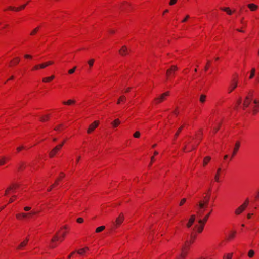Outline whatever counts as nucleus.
<instances>
[{"instance_id": "obj_43", "label": "nucleus", "mask_w": 259, "mask_h": 259, "mask_svg": "<svg viewBox=\"0 0 259 259\" xmlns=\"http://www.w3.org/2000/svg\"><path fill=\"white\" fill-rule=\"evenodd\" d=\"M140 133L138 131H137L136 132L134 135H133V136L135 137V138H139L140 137Z\"/></svg>"}, {"instance_id": "obj_45", "label": "nucleus", "mask_w": 259, "mask_h": 259, "mask_svg": "<svg viewBox=\"0 0 259 259\" xmlns=\"http://www.w3.org/2000/svg\"><path fill=\"white\" fill-rule=\"evenodd\" d=\"M59 240V238H58V236L57 235V234H56V235H55L54 236V237L51 240V242H53L54 241H55V240Z\"/></svg>"}, {"instance_id": "obj_18", "label": "nucleus", "mask_w": 259, "mask_h": 259, "mask_svg": "<svg viewBox=\"0 0 259 259\" xmlns=\"http://www.w3.org/2000/svg\"><path fill=\"white\" fill-rule=\"evenodd\" d=\"M247 7L252 11L256 10L257 8V6L252 3L248 4Z\"/></svg>"}, {"instance_id": "obj_17", "label": "nucleus", "mask_w": 259, "mask_h": 259, "mask_svg": "<svg viewBox=\"0 0 259 259\" xmlns=\"http://www.w3.org/2000/svg\"><path fill=\"white\" fill-rule=\"evenodd\" d=\"M52 64H53V62L52 61H48L47 62L40 64V69L45 68L47 66H49L50 65H51Z\"/></svg>"}, {"instance_id": "obj_63", "label": "nucleus", "mask_w": 259, "mask_h": 259, "mask_svg": "<svg viewBox=\"0 0 259 259\" xmlns=\"http://www.w3.org/2000/svg\"><path fill=\"white\" fill-rule=\"evenodd\" d=\"M246 203V207L248 205V199H246L245 201L244 202V203L243 204H245Z\"/></svg>"}, {"instance_id": "obj_24", "label": "nucleus", "mask_w": 259, "mask_h": 259, "mask_svg": "<svg viewBox=\"0 0 259 259\" xmlns=\"http://www.w3.org/2000/svg\"><path fill=\"white\" fill-rule=\"evenodd\" d=\"M75 101L74 100H68L67 101H63V104L65 105H70L72 104L75 103Z\"/></svg>"}, {"instance_id": "obj_22", "label": "nucleus", "mask_w": 259, "mask_h": 259, "mask_svg": "<svg viewBox=\"0 0 259 259\" xmlns=\"http://www.w3.org/2000/svg\"><path fill=\"white\" fill-rule=\"evenodd\" d=\"M187 255V249L184 248H182V253L181 255V257L180 258H179L178 259H184L185 258V257Z\"/></svg>"}, {"instance_id": "obj_28", "label": "nucleus", "mask_w": 259, "mask_h": 259, "mask_svg": "<svg viewBox=\"0 0 259 259\" xmlns=\"http://www.w3.org/2000/svg\"><path fill=\"white\" fill-rule=\"evenodd\" d=\"M89 249L88 247H84L83 248H82L79 250L77 251V253L79 254H82L83 253L85 252L86 250H88Z\"/></svg>"}, {"instance_id": "obj_34", "label": "nucleus", "mask_w": 259, "mask_h": 259, "mask_svg": "<svg viewBox=\"0 0 259 259\" xmlns=\"http://www.w3.org/2000/svg\"><path fill=\"white\" fill-rule=\"evenodd\" d=\"M221 9L225 12H226L229 15H231L232 14L231 11L229 9V8H221Z\"/></svg>"}, {"instance_id": "obj_62", "label": "nucleus", "mask_w": 259, "mask_h": 259, "mask_svg": "<svg viewBox=\"0 0 259 259\" xmlns=\"http://www.w3.org/2000/svg\"><path fill=\"white\" fill-rule=\"evenodd\" d=\"M74 253H75V252H72V253H71V254H70L68 256V259H70V257H71V256H72L73 254H74Z\"/></svg>"}, {"instance_id": "obj_57", "label": "nucleus", "mask_w": 259, "mask_h": 259, "mask_svg": "<svg viewBox=\"0 0 259 259\" xmlns=\"http://www.w3.org/2000/svg\"><path fill=\"white\" fill-rule=\"evenodd\" d=\"M40 68V64L35 65L34 68L33 70H38Z\"/></svg>"}, {"instance_id": "obj_19", "label": "nucleus", "mask_w": 259, "mask_h": 259, "mask_svg": "<svg viewBox=\"0 0 259 259\" xmlns=\"http://www.w3.org/2000/svg\"><path fill=\"white\" fill-rule=\"evenodd\" d=\"M54 75H51L50 77H45L42 79V81L44 82H49L51 81L52 80H53L54 78Z\"/></svg>"}, {"instance_id": "obj_55", "label": "nucleus", "mask_w": 259, "mask_h": 259, "mask_svg": "<svg viewBox=\"0 0 259 259\" xmlns=\"http://www.w3.org/2000/svg\"><path fill=\"white\" fill-rule=\"evenodd\" d=\"M31 209V208L30 207H29V206H26L24 208V210L25 211H28L29 210H30Z\"/></svg>"}, {"instance_id": "obj_47", "label": "nucleus", "mask_w": 259, "mask_h": 259, "mask_svg": "<svg viewBox=\"0 0 259 259\" xmlns=\"http://www.w3.org/2000/svg\"><path fill=\"white\" fill-rule=\"evenodd\" d=\"M14 60V64H17L19 63L20 61V58L19 57L15 58Z\"/></svg>"}, {"instance_id": "obj_39", "label": "nucleus", "mask_w": 259, "mask_h": 259, "mask_svg": "<svg viewBox=\"0 0 259 259\" xmlns=\"http://www.w3.org/2000/svg\"><path fill=\"white\" fill-rule=\"evenodd\" d=\"M8 9L9 10H12V11H16V12H18L20 11V9H17V8L16 7H12V6H10Z\"/></svg>"}, {"instance_id": "obj_35", "label": "nucleus", "mask_w": 259, "mask_h": 259, "mask_svg": "<svg viewBox=\"0 0 259 259\" xmlns=\"http://www.w3.org/2000/svg\"><path fill=\"white\" fill-rule=\"evenodd\" d=\"M233 253H229L226 254V255H224L223 257V259H231L232 257Z\"/></svg>"}, {"instance_id": "obj_6", "label": "nucleus", "mask_w": 259, "mask_h": 259, "mask_svg": "<svg viewBox=\"0 0 259 259\" xmlns=\"http://www.w3.org/2000/svg\"><path fill=\"white\" fill-rule=\"evenodd\" d=\"M195 238H196V235L191 234V240L190 241L187 240L185 242V245L183 247L186 249H188L189 247V244L193 243L194 240L195 239Z\"/></svg>"}, {"instance_id": "obj_27", "label": "nucleus", "mask_w": 259, "mask_h": 259, "mask_svg": "<svg viewBox=\"0 0 259 259\" xmlns=\"http://www.w3.org/2000/svg\"><path fill=\"white\" fill-rule=\"evenodd\" d=\"M105 229V227L104 226H101L96 228V232L99 233L101 231H103Z\"/></svg>"}, {"instance_id": "obj_29", "label": "nucleus", "mask_w": 259, "mask_h": 259, "mask_svg": "<svg viewBox=\"0 0 259 259\" xmlns=\"http://www.w3.org/2000/svg\"><path fill=\"white\" fill-rule=\"evenodd\" d=\"M211 158L210 157L207 156L204 158V161H203V164L204 166L207 165L208 162L210 160Z\"/></svg>"}, {"instance_id": "obj_13", "label": "nucleus", "mask_w": 259, "mask_h": 259, "mask_svg": "<svg viewBox=\"0 0 259 259\" xmlns=\"http://www.w3.org/2000/svg\"><path fill=\"white\" fill-rule=\"evenodd\" d=\"M199 224H197L195 225V228L197 229L198 232L201 233L203 230L204 226L206 223H198Z\"/></svg>"}, {"instance_id": "obj_41", "label": "nucleus", "mask_w": 259, "mask_h": 259, "mask_svg": "<svg viewBox=\"0 0 259 259\" xmlns=\"http://www.w3.org/2000/svg\"><path fill=\"white\" fill-rule=\"evenodd\" d=\"M76 68V67L75 66L72 69L69 70H68V73L69 74H72V73H73L74 72V71H75Z\"/></svg>"}, {"instance_id": "obj_52", "label": "nucleus", "mask_w": 259, "mask_h": 259, "mask_svg": "<svg viewBox=\"0 0 259 259\" xmlns=\"http://www.w3.org/2000/svg\"><path fill=\"white\" fill-rule=\"evenodd\" d=\"M27 6V4H24L22 6H21L20 7L17 8V9H20V11L21 10L24 9L26 6Z\"/></svg>"}, {"instance_id": "obj_7", "label": "nucleus", "mask_w": 259, "mask_h": 259, "mask_svg": "<svg viewBox=\"0 0 259 259\" xmlns=\"http://www.w3.org/2000/svg\"><path fill=\"white\" fill-rule=\"evenodd\" d=\"M237 86V81L233 79L230 83L228 88V93H230L234 90Z\"/></svg>"}, {"instance_id": "obj_61", "label": "nucleus", "mask_w": 259, "mask_h": 259, "mask_svg": "<svg viewBox=\"0 0 259 259\" xmlns=\"http://www.w3.org/2000/svg\"><path fill=\"white\" fill-rule=\"evenodd\" d=\"M24 57H25V58H30V59H31V58H32V56H31V55H28V54H27V55H25L24 56Z\"/></svg>"}, {"instance_id": "obj_53", "label": "nucleus", "mask_w": 259, "mask_h": 259, "mask_svg": "<svg viewBox=\"0 0 259 259\" xmlns=\"http://www.w3.org/2000/svg\"><path fill=\"white\" fill-rule=\"evenodd\" d=\"M24 164H21L19 167H18V170H22L24 168Z\"/></svg>"}, {"instance_id": "obj_42", "label": "nucleus", "mask_w": 259, "mask_h": 259, "mask_svg": "<svg viewBox=\"0 0 259 259\" xmlns=\"http://www.w3.org/2000/svg\"><path fill=\"white\" fill-rule=\"evenodd\" d=\"M241 102H242L241 98H239V99L237 101V105L235 107V109L237 108V106L241 104Z\"/></svg>"}, {"instance_id": "obj_60", "label": "nucleus", "mask_w": 259, "mask_h": 259, "mask_svg": "<svg viewBox=\"0 0 259 259\" xmlns=\"http://www.w3.org/2000/svg\"><path fill=\"white\" fill-rule=\"evenodd\" d=\"M12 187H13V189H16L17 188H18L19 187V185L18 184H14L13 186H11Z\"/></svg>"}, {"instance_id": "obj_32", "label": "nucleus", "mask_w": 259, "mask_h": 259, "mask_svg": "<svg viewBox=\"0 0 259 259\" xmlns=\"http://www.w3.org/2000/svg\"><path fill=\"white\" fill-rule=\"evenodd\" d=\"M254 255V251L253 250H249L248 252V256L249 257L251 258Z\"/></svg>"}, {"instance_id": "obj_9", "label": "nucleus", "mask_w": 259, "mask_h": 259, "mask_svg": "<svg viewBox=\"0 0 259 259\" xmlns=\"http://www.w3.org/2000/svg\"><path fill=\"white\" fill-rule=\"evenodd\" d=\"M246 207V203L242 204L239 207H238L235 211V213L237 215L240 214L243 212Z\"/></svg>"}, {"instance_id": "obj_59", "label": "nucleus", "mask_w": 259, "mask_h": 259, "mask_svg": "<svg viewBox=\"0 0 259 259\" xmlns=\"http://www.w3.org/2000/svg\"><path fill=\"white\" fill-rule=\"evenodd\" d=\"M189 15H187L185 19H184L182 21V22H185L187 21L188 19L189 18Z\"/></svg>"}, {"instance_id": "obj_15", "label": "nucleus", "mask_w": 259, "mask_h": 259, "mask_svg": "<svg viewBox=\"0 0 259 259\" xmlns=\"http://www.w3.org/2000/svg\"><path fill=\"white\" fill-rule=\"evenodd\" d=\"M239 147H240V143H239V142L237 141L235 143V147L234 148V150H233V151L232 153V156H234L236 154V152H237V151L239 149Z\"/></svg>"}, {"instance_id": "obj_51", "label": "nucleus", "mask_w": 259, "mask_h": 259, "mask_svg": "<svg viewBox=\"0 0 259 259\" xmlns=\"http://www.w3.org/2000/svg\"><path fill=\"white\" fill-rule=\"evenodd\" d=\"M235 234V232H233L232 233L229 234V238L230 239L233 238L234 237Z\"/></svg>"}, {"instance_id": "obj_23", "label": "nucleus", "mask_w": 259, "mask_h": 259, "mask_svg": "<svg viewBox=\"0 0 259 259\" xmlns=\"http://www.w3.org/2000/svg\"><path fill=\"white\" fill-rule=\"evenodd\" d=\"M221 168H219L217 169V173L214 177V179L216 182L219 181V174H220V172L221 171Z\"/></svg>"}, {"instance_id": "obj_64", "label": "nucleus", "mask_w": 259, "mask_h": 259, "mask_svg": "<svg viewBox=\"0 0 259 259\" xmlns=\"http://www.w3.org/2000/svg\"><path fill=\"white\" fill-rule=\"evenodd\" d=\"M153 160H154V157H153V156H152V157H151V162H150V164H149V166H150V165L152 164V161H153Z\"/></svg>"}, {"instance_id": "obj_25", "label": "nucleus", "mask_w": 259, "mask_h": 259, "mask_svg": "<svg viewBox=\"0 0 259 259\" xmlns=\"http://www.w3.org/2000/svg\"><path fill=\"white\" fill-rule=\"evenodd\" d=\"M38 212L37 211L32 210L30 212L27 213V214H28V217H27V218H31L33 217L34 215L36 214Z\"/></svg>"}, {"instance_id": "obj_44", "label": "nucleus", "mask_w": 259, "mask_h": 259, "mask_svg": "<svg viewBox=\"0 0 259 259\" xmlns=\"http://www.w3.org/2000/svg\"><path fill=\"white\" fill-rule=\"evenodd\" d=\"M13 189V187L12 186H10L7 188L5 192V195H8L9 191Z\"/></svg>"}, {"instance_id": "obj_30", "label": "nucleus", "mask_w": 259, "mask_h": 259, "mask_svg": "<svg viewBox=\"0 0 259 259\" xmlns=\"http://www.w3.org/2000/svg\"><path fill=\"white\" fill-rule=\"evenodd\" d=\"M126 100V97L125 96L123 95V96H121L119 99H118V101H117V104H119L121 102H123L124 101H125Z\"/></svg>"}, {"instance_id": "obj_2", "label": "nucleus", "mask_w": 259, "mask_h": 259, "mask_svg": "<svg viewBox=\"0 0 259 259\" xmlns=\"http://www.w3.org/2000/svg\"><path fill=\"white\" fill-rule=\"evenodd\" d=\"M124 217L122 213H121L116 218L115 221H113L112 224L113 225V229L118 228L123 222Z\"/></svg>"}, {"instance_id": "obj_16", "label": "nucleus", "mask_w": 259, "mask_h": 259, "mask_svg": "<svg viewBox=\"0 0 259 259\" xmlns=\"http://www.w3.org/2000/svg\"><path fill=\"white\" fill-rule=\"evenodd\" d=\"M28 214L25 213H21L16 214V217L18 219L27 218Z\"/></svg>"}, {"instance_id": "obj_14", "label": "nucleus", "mask_w": 259, "mask_h": 259, "mask_svg": "<svg viewBox=\"0 0 259 259\" xmlns=\"http://www.w3.org/2000/svg\"><path fill=\"white\" fill-rule=\"evenodd\" d=\"M195 219H196V215L194 214L192 215L191 216L190 219L189 220L188 223L187 224V227L188 228L191 227V226L194 223V222H195Z\"/></svg>"}, {"instance_id": "obj_48", "label": "nucleus", "mask_w": 259, "mask_h": 259, "mask_svg": "<svg viewBox=\"0 0 259 259\" xmlns=\"http://www.w3.org/2000/svg\"><path fill=\"white\" fill-rule=\"evenodd\" d=\"M177 2V0H170V2L169 3V5H173L175 4Z\"/></svg>"}, {"instance_id": "obj_38", "label": "nucleus", "mask_w": 259, "mask_h": 259, "mask_svg": "<svg viewBox=\"0 0 259 259\" xmlns=\"http://www.w3.org/2000/svg\"><path fill=\"white\" fill-rule=\"evenodd\" d=\"M254 73H255V69L254 68H252L251 69L250 75L249 76V78L250 79H251V78H252L253 77V76L254 75Z\"/></svg>"}, {"instance_id": "obj_56", "label": "nucleus", "mask_w": 259, "mask_h": 259, "mask_svg": "<svg viewBox=\"0 0 259 259\" xmlns=\"http://www.w3.org/2000/svg\"><path fill=\"white\" fill-rule=\"evenodd\" d=\"M252 96H253L252 92L250 91V92H248V95L247 96H249L252 99Z\"/></svg>"}, {"instance_id": "obj_50", "label": "nucleus", "mask_w": 259, "mask_h": 259, "mask_svg": "<svg viewBox=\"0 0 259 259\" xmlns=\"http://www.w3.org/2000/svg\"><path fill=\"white\" fill-rule=\"evenodd\" d=\"M186 201V199L183 198L182 199L181 201L180 202V205L182 206L183 205Z\"/></svg>"}, {"instance_id": "obj_40", "label": "nucleus", "mask_w": 259, "mask_h": 259, "mask_svg": "<svg viewBox=\"0 0 259 259\" xmlns=\"http://www.w3.org/2000/svg\"><path fill=\"white\" fill-rule=\"evenodd\" d=\"M183 128V126H182L181 127H180L178 129L177 132L175 134V138H176L178 136V135H179L180 133L181 132Z\"/></svg>"}, {"instance_id": "obj_12", "label": "nucleus", "mask_w": 259, "mask_h": 259, "mask_svg": "<svg viewBox=\"0 0 259 259\" xmlns=\"http://www.w3.org/2000/svg\"><path fill=\"white\" fill-rule=\"evenodd\" d=\"M119 52L121 55L125 56L128 54L129 49L127 48L126 46H123L122 48L119 50Z\"/></svg>"}, {"instance_id": "obj_36", "label": "nucleus", "mask_w": 259, "mask_h": 259, "mask_svg": "<svg viewBox=\"0 0 259 259\" xmlns=\"http://www.w3.org/2000/svg\"><path fill=\"white\" fill-rule=\"evenodd\" d=\"M206 98V95H201V97H200V102H202V103H204L205 102V101Z\"/></svg>"}, {"instance_id": "obj_33", "label": "nucleus", "mask_w": 259, "mask_h": 259, "mask_svg": "<svg viewBox=\"0 0 259 259\" xmlns=\"http://www.w3.org/2000/svg\"><path fill=\"white\" fill-rule=\"evenodd\" d=\"M94 62H95V60L94 59H91L90 60H89L88 63L90 66V68H91L93 66Z\"/></svg>"}, {"instance_id": "obj_5", "label": "nucleus", "mask_w": 259, "mask_h": 259, "mask_svg": "<svg viewBox=\"0 0 259 259\" xmlns=\"http://www.w3.org/2000/svg\"><path fill=\"white\" fill-rule=\"evenodd\" d=\"M178 69V68L176 65H172L170 68L166 71V75L167 77H169L171 75H174L175 71Z\"/></svg>"}, {"instance_id": "obj_4", "label": "nucleus", "mask_w": 259, "mask_h": 259, "mask_svg": "<svg viewBox=\"0 0 259 259\" xmlns=\"http://www.w3.org/2000/svg\"><path fill=\"white\" fill-rule=\"evenodd\" d=\"M169 92H166L162 94L159 97L155 98L154 100L156 104H158L162 102L165 98V97L169 95Z\"/></svg>"}, {"instance_id": "obj_37", "label": "nucleus", "mask_w": 259, "mask_h": 259, "mask_svg": "<svg viewBox=\"0 0 259 259\" xmlns=\"http://www.w3.org/2000/svg\"><path fill=\"white\" fill-rule=\"evenodd\" d=\"M63 127H64L63 125L62 124H60L58 126H57L56 127H55L54 128V130L56 131H60V130H61V128H63Z\"/></svg>"}, {"instance_id": "obj_31", "label": "nucleus", "mask_w": 259, "mask_h": 259, "mask_svg": "<svg viewBox=\"0 0 259 259\" xmlns=\"http://www.w3.org/2000/svg\"><path fill=\"white\" fill-rule=\"evenodd\" d=\"M27 243V240H25L21 243L20 245L18 247V249H20L21 247H23L24 246H25Z\"/></svg>"}, {"instance_id": "obj_3", "label": "nucleus", "mask_w": 259, "mask_h": 259, "mask_svg": "<svg viewBox=\"0 0 259 259\" xmlns=\"http://www.w3.org/2000/svg\"><path fill=\"white\" fill-rule=\"evenodd\" d=\"M65 141H63L60 144L54 147L49 153L50 157H53L56 154V152L59 150L64 144Z\"/></svg>"}, {"instance_id": "obj_26", "label": "nucleus", "mask_w": 259, "mask_h": 259, "mask_svg": "<svg viewBox=\"0 0 259 259\" xmlns=\"http://www.w3.org/2000/svg\"><path fill=\"white\" fill-rule=\"evenodd\" d=\"M7 160V158L5 157H2L0 158V165H4L6 161Z\"/></svg>"}, {"instance_id": "obj_20", "label": "nucleus", "mask_w": 259, "mask_h": 259, "mask_svg": "<svg viewBox=\"0 0 259 259\" xmlns=\"http://www.w3.org/2000/svg\"><path fill=\"white\" fill-rule=\"evenodd\" d=\"M258 103V102L256 100H253V103H254L256 105L253 107L252 108V113L253 114H255L257 112V110L256 109V107L257 106V104Z\"/></svg>"}, {"instance_id": "obj_46", "label": "nucleus", "mask_w": 259, "mask_h": 259, "mask_svg": "<svg viewBox=\"0 0 259 259\" xmlns=\"http://www.w3.org/2000/svg\"><path fill=\"white\" fill-rule=\"evenodd\" d=\"M48 118H49V116L46 115L45 116L41 117V121H45L48 120Z\"/></svg>"}, {"instance_id": "obj_11", "label": "nucleus", "mask_w": 259, "mask_h": 259, "mask_svg": "<svg viewBox=\"0 0 259 259\" xmlns=\"http://www.w3.org/2000/svg\"><path fill=\"white\" fill-rule=\"evenodd\" d=\"M212 210H210L208 213H207L204 217L203 218H200L198 219V223H206L209 217H210Z\"/></svg>"}, {"instance_id": "obj_10", "label": "nucleus", "mask_w": 259, "mask_h": 259, "mask_svg": "<svg viewBox=\"0 0 259 259\" xmlns=\"http://www.w3.org/2000/svg\"><path fill=\"white\" fill-rule=\"evenodd\" d=\"M99 125V121H96L95 122H94L92 124H91L87 132L88 133H91V132H92Z\"/></svg>"}, {"instance_id": "obj_58", "label": "nucleus", "mask_w": 259, "mask_h": 259, "mask_svg": "<svg viewBox=\"0 0 259 259\" xmlns=\"http://www.w3.org/2000/svg\"><path fill=\"white\" fill-rule=\"evenodd\" d=\"M24 148H25V147L24 146H22L18 147L17 149L18 151H20L21 150H22Z\"/></svg>"}, {"instance_id": "obj_49", "label": "nucleus", "mask_w": 259, "mask_h": 259, "mask_svg": "<svg viewBox=\"0 0 259 259\" xmlns=\"http://www.w3.org/2000/svg\"><path fill=\"white\" fill-rule=\"evenodd\" d=\"M37 32V30L35 29V28L31 32V35H34Z\"/></svg>"}, {"instance_id": "obj_54", "label": "nucleus", "mask_w": 259, "mask_h": 259, "mask_svg": "<svg viewBox=\"0 0 259 259\" xmlns=\"http://www.w3.org/2000/svg\"><path fill=\"white\" fill-rule=\"evenodd\" d=\"M77 222L79 223H82L83 222V219L82 218H78L77 219Z\"/></svg>"}, {"instance_id": "obj_8", "label": "nucleus", "mask_w": 259, "mask_h": 259, "mask_svg": "<svg viewBox=\"0 0 259 259\" xmlns=\"http://www.w3.org/2000/svg\"><path fill=\"white\" fill-rule=\"evenodd\" d=\"M252 99L249 96H246L243 102V108L248 107Z\"/></svg>"}, {"instance_id": "obj_1", "label": "nucleus", "mask_w": 259, "mask_h": 259, "mask_svg": "<svg viewBox=\"0 0 259 259\" xmlns=\"http://www.w3.org/2000/svg\"><path fill=\"white\" fill-rule=\"evenodd\" d=\"M209 195L208 196H205L204 197V199L203 200H200L198 202V204H197L198 208L196 213L198 219L202 218V217H203L204 212L209 202Z\"/></svg>"}, {"instance_id": "obj_21", "label": "nucleus", "mask_w": 259, "mask_h": 259, "mask_svg": "<svg viewBox=\"0 0 259 259\" xmlns=\"http://www.w3.org/2000/svg\"><path fill=\"white\" fill-rule=\"evenodd\" d=\"M120 123V121L119 119H116L114 121L112 122L111 124L114 127H117L119 124Z\"/></svg>"}]
</instances>
